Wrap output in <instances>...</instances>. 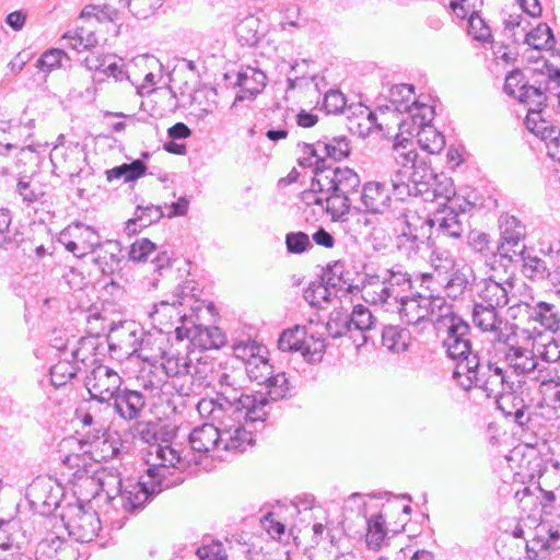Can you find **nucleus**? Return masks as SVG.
I'll list each match as a JSON object with an SVG mask.
<instances>
[{"label":"nucleus","instance_id":"nucleus-1","mask_svg":"<svg viewBox=\"0 0 560 560\" xmlns=\"http://www.w3.org/2000/svg\"><path fill=\"white\" fill-rule=\"evenodd\" d=\"M153 455L156 462L151 464L145 475H142L139 480L126 482L120 478L117 480L118 494L115 497L108 494L114 505H120L124 511L130 513L141 511L156 494L184 481L180 476L174 477L171 469L183 472L192 462H196L195 457H189V454L183 455L167 444L153 446L151 456Z\"/></svg>","mask_w":560,"mask_h":560},{"label":"nucleus","instance_id":"nucleus-2","mask_svg":"<svg viewBox=\"0 0 560 560\" xmlns=\"http://www.w3.org/2000/svg\"><path fill=\"white\" fill-rule=\"evenodd\" d=\"M453 378L464 389L472 387L481 389L488 398H494L498 408L505 415L523 425L525 423L526 405L517 400L516 410L510 409V402L516 399L513 383L509 382L506 372L495 362H480V358H469L468 362L456 363Z\"/></svg>","mask_w":560,"mask_h":560},{"label":"nucleus","instance_id":"nucleus-3","mask_svg":"<svg viewBox=\"0 0 560 560\" xmlns=\"http://www.w3.org/2000/svg\"><path fill=\"white\" fill-rule=\"evenodd\" d=\"M268 407V398L259 394L243 397L236 401L202 398L197 405V410L202 418L210 420L218 429H229L244 421L247 425L264 423L269 415Z\"/></svg>","mask_w":560,"mask_h":560},{"label":"nucleus","instance_id":"nucleus-4","mask_svg":"<svg viewBox=\"0 0 560 560\" xmlns=\"http://www.w3.org/2000/svg\"><path fill=\"white\" fill-rule=\"evenodd\" d=\"M190 291L189 285L179 284L168 299L153 306L150 317L156 330L166 332L167 329L176 328L178 325H189L195 311L200 308V306H194L197 301Z\"/></svg>","mask_w":560,"mask_h":560},{"label":"nucleus","instance_id":"nucleus-5","mask_svg":"<svg viewBox=\"0 0 560 560\" xmlns=\"http://www.w3.org/2000/svg\"><path fill=\"white\" fill-rule=\"evenodd\" d=\"M404 226L395 238V247L408 260L418 259L430 246V220L428 213L406 209L401 213Z\"/></svg>","mask_w":560,"mask_h":560},{"label":"nucleus","instance_id":"nucleus-6","mask_svg":"<svg viewBox=\"0 0 560 560\" xmlns=\"http://www.w3.org/2000/svg\"><path fill=\"white\" fill-rule=\"evenodd\" d=\"M278 349L282 352H300L308 363L320 362L326 350L322 336L308 334L305 326L296 325L281 332Z\"/></svg>","mask_w":560,"mask_h":560},{"label":"nucleus","instance_id":"nucleus-7","mask_svg":"<svg viewBox=\"0 0 560 560\" xmlns=\"http://www.w3.org/2000/svg\"><path fill=\"white\" fill-rule=\"evenodd\" d=\"M417 113L412 114L411 125L407 120L399 122L401 132L407 131L412 135L417 133L418 143L422 150L430 154L440 153L445 147V138L431 121L434 118V108L429 105H422L416 108Z\"/></svg>","mask_w":560,"mask_h":560},{"label":"nucleus","instance_id":"nucleus-8","mask_svg":"<svg viewBox=\"0 0 560 560\" xmlns=\"http://www.w3.org/2000/svg\"><path fill=\"white\" fill-rule=\"evenodd\" d=\"M347 101L339 90H329L323 101V107L328 114L345 113L349 120L348 129L352 133L364 137L375 125L376 116L368 107L361 104L346 107Z\"/></svg>","mask_w":560,"mask_h":560},{"label":"nucleus","instance_id":"nucleus-9","mask_svg":"<svg viewBox=\"0 0 560 560\" xmlns=\"http://www.w3.org/2000/svg\"><path fill=\"white\" fill-rule=\"evenodd\" d=\"M434 179L433 171L423 163L421 168L406 174L400 171L390 179L393 195L400 200L408 196H420L424 201H430L432 185Z\"/></svg>","mask_w":560,"mask_h":560},{"label":"nucleus","instance_id":"nucleus-10","mask_svg":"<svg viewBox=\"0 0 560 560\" xmlns=\"http://www.w3.org/2000/svg\"><path fill=\"white\" fill-rule=\"evenodd\" d=\"M360 184V177L352 168L332 167L329 164L313 177V189L322 194L353 195L358 192Z\"/></svg>","mask_w":560,"mask_h":560},{"label":"nucleus","instance_id":"nucleus-11","mask_svg":"<svg viewBox=\"0 0 560 560\" xmlns=\"http://www.w3.org/2000/svg\"><path fill=\"white\" fill-rule=\"evenodd\" d=\"M472 208V203L464 200L458 205H445L433 217L429 214L430 234L435 230L438 236L460 240L465 232L466 212Z\"/></svg>","mask_w":560,"mask_h":560},{"label":"nucleus","instance_id":"nucleus-12","mask_svg":"<svg viewBox=\"0 0 560 560\" xmlns=\"http://www.w3.org/2000/svg\"><path fill=\"white\" fill-rule=\"evenodd\" d=\"M84 385L92 400L110 406L113 398L121 389L122 378L109 366L97 364L85 376Z\"/></svg>","mask_w":560,"mask_h":560},{"label":"nucleus","instance_id":"nucleus-13","mask_svg":"<svg viewBox=\"0 0 560 560\" xmlns=\"http://www.w3.org/2000/svg\"><path fill=\"white\" fill-rule=\"evenodd\" d=\"M445 303L442 296L407 294V298L398 300L393 305L397 306L399 316L407 325H417L429 316L435 318L439 310Z\"/></svg>","mask_w":560,"mask_h":560},{"label":"nucleus","instance_id":"nucleus-14","mask_svg":"<svg viewBox=\"0 0 560 560\" xmlns=\"http://www.w3.org/2000/svg\"><path fill=\"white\" fill-rule=\"evenodd\" d=\"M62 521L69 535L80 542L92 541L101 530V521L93 510L82 505L69 506L62 514Z\"/></svg>","mask_w":560,"mask_h":560},{"label":"nucleus","instance_id":"nucleus-15","mask_svg":"<svg viewBox=\"0 0 560 560\" xmlns=\"http://www.w3.org/2000/svg\"><path fill=\"white\" fill-rule=\"evenodd\" d=\"M60 243L75 257L82 258L94 254L103 244L100 235L92 226L77 222L60 233Z\"/></svg>","mask_w":560,"mask_h":560},{"label":"nucleus","instance_id":"nucleus-16","mask_svg":"<svg viewBox=\"0 0 560 560\" xmlns=\"http://www.w3.org/2000/svg\"><path fill=\"white\" fill-rule=\"evenodd\" d=\"M560 549V517L557 523L541 522L534 536L526 541V559L549 560L552 551Z\"/></svg>","mask_w":560,"mask_h":560},{"label":"nucleus","instance_id":"nucleus-17","mask_svg":"<svg viewBox=\"0 0 560 560\" xmlns=\"http://www.w3.org/2000/svg\"><path fill=\"white\" fill-rule=\"evenodd\" d=\"M221 430L214 423H205L196 427L188 436L190 448H182L175 445V450L180 452L183 455L189 454V457H195L196 462H192L186 469L191 466L200 464L201 455L207 454L211 451L221 450Z\"/></svg>","mask_w":560,"mask_h":560},{"label":"nucleus","instance_id":"nucleus-18","mask_svg":"<svg viewBox=\"0 0 560 560\" xmlns=\"http://www.w3.org/2000/svg\"><path fill=\"white\" fill-rule=\"evenodd\" d=\"M214 364L208 357L194 355L189 366V373L183 382L175 384L180 396L199 395L209 387L213 381Z\"/></svg>","mask_w":560,"mask_h":560},{"label":"nucleus","instance_id":"nucleus-19","mask_svg":"<svg viewBox=\"0 0 560 560\" xmlns=\"http://www.w3.org/2000/svg\"><path fill=\"white\" fill-rule=\"evenodd\" d=\"M510 314L513 319L527 317L540 324V326L555 335L560 330V312L550 303L539 302L535 306L520 302L510 306Z\"/></svg>","mask_w":560,"mask_h":560},{"label":"nucleus","instance_id":"nucleus-20","mask_svg":"<svg viewBox=\"0 0 560 560\" xmlns=\"http://www.w3.org/2000/svg\"><path fill=\"white\" fill-rule=\"evenodd\" d=\"M500 255L509 260H514L513 249H521V243L526 238V225L515 215L503 213L499 218Z\"/></svg>","mask_w":560,"mask_h":560},{"label":"nucleus","instance_id":"nucleus-21","mask_svg":"<svg viewBox=\"0 0 560 560\" xmlns=\"http://www.w3.org/2000/svg\"><path fill=\"white\" fill-rule=\"evenodd\" d=\"M514 259L520 258L522 260L521 272L522 275L533 281L541 282L548 280L557 290L558 289V276H556V269L548 266V262L538 257L527 253L526 246L522 245L521 249H513Z\"/></svg>","mask_w":560,"mask_h":560},{"label":"nucleus","instance_id":"nucleus-22","mask_svg":"<svg viewBox=\"0 0 560 560\" xmlns=\"http://www.w3.org/2000/svg\"><path fill=\"white\" fill-rule=\"evenodd\" d=\"M499 310L493 306H487L482 303L474 302L471 318L472 323L477 328L483 332H491L494 339L499 342L509 345L510 334L503 331L502 326H508L504 323L502 316L499 314Z\"/></svg>","mask_w":560,"mask_h":560},{"label":"nucleus","instance_id":"nucleus-23","mask_svg":"<svg viewBox=\"0 0 560 560\" xmlns=\"http://www.w3.org/2000/svg\"><path fill=\"white\" fill-rule=\"evenodd\" d=\"M392 185L372 180L363 185L361 190L362 210L372 214H383L392 203Z\"/></svg>","mask_w":560,"mask_h":560},{"label":"nucleus","instance_id":"nucleus-24","mask_svg":"<svg viewBox=\"0 0 560 560\" xmlns=\"http://www.w3.org/2000/svg\"><path fill=\"white\" fill-rule=\"evenodd\" d=\"M388 163L394 168L393 174H390L392 178L400 171L411 174L412 171L421 168L424 162L418 160V152L410 139L396 135Z\"/></svg>","mask_w":560,"mask_h":560},{"label":"nucleus","instance_id":"nucleus-25","mask_svg":"<svg viewBox=\"0 0 560 560\" xmlns=\"http://www.w3.org/2000/svg\"><path fill=\"white\" fill-rule=\"evenodd\" d=\"M513 289L514 284L509 280L499 282L492 278L482 279L477 284V300L475 302L501 310L510 303Z\"/></svg>","mask_w":560,"mask_h":560},{"label":"nucleus","instance_id":"nucleus-26","mask_svg":"<svg viewBox=\"0 0 560 560\" xmlns=\"http://www.w3.org/2000/svg\"><path fill=\"white\" fill-rule=\"evenodd\" d=\"M382 279L385 280V287H383L378 296H389L392 305L397 303L398 300L407 298V294L412 293L411 276L401 265H394L392 268L382 271Z\"/></svg>","mask_w":560,"mask_h":560},{"label":"nucleus","instance_id":"nucleus-27","mask_svg":"<svg viewBox=\"0 0 560 560\" xmlns=\"http://www.w3.org/2000/svg\"><path fill=\"white\" fill-rule=\"evenodd\" d=\"M145 405L144 394L129 388H121L110 402L115 412L127 421H138L144 411Z\"/></svg>","mask_w":560,"mask_h":560},{"label":"nucleus","instance_id":"nucleus-28","mask_svg":"<svg viewBox=\"0 0 560 560\" xmlns=\"http://www.w3.org/2000/svg\"><path fill=\"white\" fill-rule=\"evenodd\" d=\"M259 428H264V423L247 425V423L244 422L229 429H220L221 450L233 454L245 452L247 447L254 444L253 432L257 431Z\"/></svg>","mask_w":560,"mask_h":560},{"label":"nucleus","instance_id":"nucleus-29","mask_svg":"<svg viewBox=\"0 0 560 560\" xmlns=\"http://www.w3.org/2000/svg\"><path fill=\"white\" fill-rule=\"evenodd\" d=\"M173 345L170 343L166 332L154 331L142 334L138 348L133 352L144 362L156 364L162 362Z\"/></svg>","mask_w":560,"mask_h":560},{"label":"nucleus","instance_id":"nucleus-30","mask_svg":"<svg viewBox=\"0 0 560 560\" xmlns=\"http://www.w3.org/2000/svg\"><path fill=\"white\" fill-rule=\"evenodd\" d=\"M266 81L267 77L264 71L250 66L243 67L237 75L241 93L235 97L233 106H236L238 102L255 98L265 89Z\"/></svg>","mask_w":560,"mask_h":560},{"label":"nucleus","instance_id":"nucleus-31","mask_svg":"<svg viewBox=\"0 0 560 560\" xmlns=\"http://www.w3.org/2000/svg\"><path fill=\"white\" fill-rule=\"evenodd\" d=\"M470 325L466 330H462L453 338H443L442 347L446 355L457 363L468 362L469 358H478V353L472 350L470 340Z\"/></svg>","mask_w":560,"mask_h":560},{"label":"nucleus","instance_id":"nucleus-32","mask_svg":"<svg viewBox=\"0 0 560 560\" xmlns=\"http://www.w3.org/2000/svg\"><path fill=\"white\" fill-rule=\"evenodd\" d=\"M121 248L117 242H105L94 254L92 261L104 276H112L121 269Z\"/></svg>","mask_w":560,"mask_h":560},{"label":"nucleus","instance_id":"nucleus-33","mask_svg":"<svg viewBox=\"0 0 560 560\" xmlns=\"http://www.w3.org/2000/svg\"><path fill=\"white\" fill-rule=\"evenodd\" d=\"M383 287H385V280L382 279V272L380 275H369L365 273L360 283L358 284H348L347 291L350 293L362 292V298L372 304H381V305H392L389 296H377L381 295V291H383Z\"/></svg>","mask_w":560,"mask_h":560},{"label":"nucleus","instance_id":"nucleus-34","mask_svg":"<svg viewBox=\"0 0 560 560\" xmlns=\"http://www.w3.org/2000/svg\"><path fill=\"white\" fill-rule=\"evenodd\" d=\"M472 270L463 264H457L448 270L438 282L444 288L446 294L452 299L462 296L470 284Z\"/></svg>","mask_w":560,"mask_h":560},{"label":"nucleus","instance_id":"nucleus-35","mask_svg":"<svg viewBox=\"0 0 560 560\" xmlns=\"http://www.w3.org/2000/svg\"><path fill=\"white\" fill-rule=\"evenodd\" d=\"M388 101L395 112L408 114L411 121L412 114L417 113L416 108L423 105L415 97V86L407 83L393 85L389 89Z\"/></svg>","mask_w":560,"mask_h":560},{"label":"nucleus","instance_id":"nucleus-36","mask_svg":"<svg viewBox=\"0 0 560 560\" xmlns=\"http://www.w3.org/2000/svg\"><path fill=\"white\" fill-rule=\"evenodd\" d=\"M349 319L353 332L357 331L360 337L353 338V342L357 343L358 348L373 339L370 332L375 329V318L366 306L362 304L355 305L351 314H349Z\"/></svg>","mask_w":560,"mask_h":560},{"label":"nucleus","instance_id":"nucleus-37","mask_svg":"<svg viewBox=\"0 0 560 560\" xmlns=\"http://www.w3.org/2000/svg\"><path fill=\"white\" fill-rule=\"evenodd\" d=\"M37 552V560H77L73 547L58 536L42 540Z\"/></svg>","mask_w":560,"mask_h":560},{"label":"nucleus","instance_id":"nucleus-38","mask_svg":"<svg viewBox=\"0 0 560 560\" xmlns=\"http://www.w3.org/2000/svg\"><path fill=\"white\" fill-rule=\"evenodd\" d=\"M432 320L435 323L436 329L444 335L443 338H453L469 326L462 316L453 311L452 305L446 302L440 307L435 318Z\"/></svg>","mask_w":560,"mask_h":560},{"label":"nucleus","instance_id":"nucleus-39","mask_svg":"<svg viewBox=\"0 0 560 560\" xmlns=\"http://www.w3.org/2000/svg\"><path fill=\"white\" fill-rule=\"evenodd\" d=\"M195 353L196 352L180 354L179 351L172 346L162 360L161 366L167 376L180 383L185 380L187 373H189V366L194 360Z\"/></svg>","mask_w":560,"mask_h":560},{"label":"nucleus","instance_id":"nucleus-40","mask_svg":"<svg viewBox=\"0 0 560 560\" xmlns=\"http://www.w3.org/2000/svg\"><path fill=\"white\" fill-rule=\"evenodd\" d=\"M517 98L521 103H525L528 105H534L535 107H529L527 116H526V125L527 128L534 130L532 127V122L536 125V120L540 115L541 106L545 104L546 95L540 88H536L528 84H522L520 88V93Z\"/></svg>","mask_w":560,"mask_h":560},{"label":"nucleus","instance_id":"nucleus-41","mask_svg":"<svg viewBox=\"0 0 560 560\" xmlns=\"http://www.w3.org/2000/svg\"><path fill=\"white\" fill-rule=\"evenodd\" d=\"M317 150L327 159L341 161L347 159L351 153V141L346 136L324 137L316 142Z\"/></svg>","mask_w":560,"mask_h":560},{"label":"nucleus","instance_id":"nucleus-42","mask_svg":"<svg viewBox=\"0 0 560 560\" xmlns=\"http://www.w3.org/2000/svg\"><path fill=\"white\" fill-rule=\"evenodd\" d=\"M381 337L383 347L392 353L405 352L411 340L410 331L397 325L384 326Z\"/></svg>","mask_w":560,"mask_h":560},{"label":"nucleus","instance_id":"nucleus-43","mask_svg":"<svg viewBox=\"0 0 560 560\" xmlns=\"http://www.w3.org/2000/svg\"><path fill=\"white\" fill-rule=\"evenodd\" d=\"M505 360L511 368L518 374H529L530 371L537 368V355L533 350L511 346L505 353Z\"/></svg>","mask_w":560,"mask_h":560},{"label":"nucleus","instance_id":"nucleus-44","mask_svg":"<svg viewBox=\"0 0 560 560\" xmlns=\"http://www.w3.org/2000/svg\"><path fill=\"white\" fill-rule=\"evenodd\" d=\"M236 35L242 45L254 47L265 36V26L258 18L250 15L237 24Z\"/></svg>","mask_w":560,"mask_h":560},{"label":"nucleus","instance_id":"nucleus-45","mask_svg":"<svg viewBox=\"0 0 560 560\" xmlns=\"http://www.w3.org/2000/svg\"><path fill=\"white\" fill-rule=\"evenodd\" d=\"M534 349L537 359L546 363H555L560 360V345L553 335H544L535 327Z\"/></svg>","mask_w":560,"mask_h":560},{"label":"nucleus","instance_id":"nucleus-46","mask_svg":"<svg viewBox=\"0 0 560 560\" xmlns=\"http://www.w3.org/2000/svg\"><path fill=\"white\" fill-rule=\"evenodd\" d=\"M85 65L90 70L103 72L114 77L117 81H121L127 77L124 65L114 61L113 56L91 54L85 58Z\"/></svg>","mask_w":560,"mask_h":560},{"label":"nucleus","instance_id":"nucleus-47","mask_svg":"<svg viewBox=\"0 0 560 560\" xmlns=\"http://www.w3.org/2000/svg\"><path fill=\"white\" fill-rule=\"evenodd\" d=\"M133 436L141 440L143 443L149 444L150 448L148 451V464H154L156 462L155 455L151 456V452L153 451V446L159 444H167L175 448V445L167 440H163L162 442H158V425L152 422H139L137 421L133 427Z\"/></svg>","mask_w":560,"mask_h":560},{"label":"nucleus","instance_id":"nucleus-48","mask_svg":"<svg viewBox=\"0 0 560 560\" xmlns=\"http://www.w3.org/2000/svg\"><path fill=\"white\" fill-rule=\"evenodd\" d=\"M324 203H326V211L331 215V220L343 222L350 212L352 200L350 194H326Z\"/></svg>","mask_w":560,"mask_h":560},{"label":"nucleus","instance_id":"nucleus-49","mask_svg":"<svg viewBox=\"0 0 560 560\" xmlns=\"http://www.w3.org/2000/svg\"><path fill=\"white\" fill-rule=\"evenodd\" d=\"M176 339L183 341L184 339L190 340V342L199 348L203 349V343L210 341L211 335H209L208 327L197 325L192 319L189 325H178L175 328Z\"/></svg>","mask_w":560,"mask_h":560},{"label":"nucleus","instance_id":"nucleus-50","mask_svg":"<svg viewBox=\"0 0 560 560\" xmlns=\"http://www.w3.org/2000/svg\"><path fill=\"white\" fill-rule=\"evenodd\" d=\"M245 371L252 381L262 385L266 381L270 380L273 366L270 364L267 354H258V357L249 360L245 366Z\"/></svg>","mask_w":560,"mask_h":560},{"label":"nucleus","instance_id":"nucleus-51","mask_svg":"<svg viewBox=\"0 0 560 560\" xmlns=\"http://www.w3.org/2000/svg\"><path fill=\"white\" fill-rule=\"evenodd\" d=\"M525 42L534 49L551 48L556 40L551 28L547 24H539L534 30L524 34Z\"/></svg>","mask_w":560,"mask_h":560},{"label":"nucleus","instance_id":"nucleus-52","mask_svg":"<svg viewBox=\"0 0 560 560\" xmlns=\"http://www.w3.org/2000/svg\"><path fill=\"white\" fill-rule=\"evenodd\" d=\"M326 329L329 336L332 338H340L348 334L350 335V338H355L353 336L349 314L342 311H335L330 314L329 319L326 324Z\"/></svg>","mask_w":560,"mask_h":560},{"label":"nucleus","instance_id":"nucleus-53","mask_svg":"<svg viewBox=\"0 0 560 560\" xmlns=\"http://www.w3.org/2000/svg\"><path fill=\"white\" fill-rule=\"evenodd\" d=\"M431 185V195L433 196H430L431 198L429 202L443 200L450 202V205H458L457 200H452V197L455 196V188L450 177L444 175L438 176L434 174V179Z\"/></svg>","mask_w":560,"mask_h":560},{"label":"nucleus","instance_id":"nucleus-54","mask_svg":"<svg viewBox=\"0 0 560 560\" xmlns=\"http://www.w3.org/2000/svg\"><path fill=\"white\" fill-rule=\"evenodd\" d=\"M249 395H244L240 386H236L235 380L223 373L219 378V389L217 392V396L214 398H209L210 400H231L236 401L237 399H243V397H248Z\"/></svg>","mask_w":560,"mask_h":560},{"label":"nucleus","instance_id":"nucleus-55","mask_svg":"<svg viewBox=\"0 0 560 560\" xmlns=\"http://www.w3.org/2000/svg\"><path fill=\"white\" fill-rule=\"evenodd\" d=\"M337 284L338 283L335 282L334 277H328L325 283H313L305 291V299L310 302V304L314 306H320L323 302H329L331 300V291L329 287L331 285L335 288Z\"/></svg>","mask_w":560,"mask_h":560},{"label":"nucleus","instance_id":"nucleus-56","mask_svg":"<svg viewBox=\"0 0 560 560\" xmlns=\"http://www.w3.org/2000/svg\"><path fill=\"white\" fill-rule=\"evenodd\" d=\"M430 264L434 271V277L438 281L443 276H446V272H448V270L452 271V268L455 267L458 262L446 250L434 248L430 256Z\"/></svg>","mask_w":560,"mask_h":560},{"label":"nucleus","instance_id":"nucleus-57","mask_svg":"<svg viewBox=\"0 0 560 560\" xmlns=\"http://www.w3.org/2000/svg\"><path fill=\"white\" fill-rule=\"evenodd\" d=\"M387 535L386 522L383 515L373 516L368 522L366 544L370 548L377 549L381 547Z\"/></svg>","mask_w":560,"mask_h":560},{"label":"nucleus","instance_id":"nucleus-58","mask_svg":"<svg viewBox=\"0 0 560 560\" xmlns=\"http://www.w3.org/2000/svg\"><path fill=\"white\" fill-rule=\"evenodd\" d=\"M63 39H69V46L72 49H89L91 47L96 46L97 37L93 31H89L85 27H77V30L71 33L68 32L62 36Z\"/></svg>","mask_w":560,"mask_h":560},{"label":"nucleus","instance_id":"nucleus-59","mask_svg":"<svg viewBox=\"0 0 560 560\" xmlns=\"http://www.w3.org/2000/svg\"><path fill=\"white\" fill-rule=\"evenodd\" d=\"M78 373V369L68 360H61L50 368L52 386L61 387L70 382Z\"/></svg>","mask_w":560,"mask_h":560},{"label":"nucleus","instance_id":"nucleus-60","mask_svg":"<svg viewBox=\"0 0 560 560\" xmlns=\"http://www.w3.org/2000/svg\"><path fill=\"white\" fill-rule=\"evenodd\" d=\"M528 375H530L532 381L539 385L541 393L559 378L557 370L550 366V363L539 361H537V368L530 371Z\"/></svg>","mask_w":560,"mask_h":560},{"label":"nucleus","instance_id":"nucleus-61","mask_svg":"<svg viewBox=\"0 0 560 560\" xmlns=\"http://www.w3.org/2000/svg\"><path fill=\"white\" fill-rule=\"evenodd\" d=\"M327 160L317 150V144L304 143V155L299 159V165L302 167H312L314 177L319 170L327 166Z\"/></svg>","mask_w":560,"mask_h":560},{"label":"nucleus","instance_id":"nucleus-62","mask_svg":"<svg viewBox=\"0 0 560 560\" xmlns=\"http://www.w3.org/2000/svg\"><path fill=\"white\" fill-rule=\"evenodd\" d=\"M262 385L268 388V396L271 400H278L284 398L290 390L289 380L283 372L270 374V380L266 381Z\"/></svg>","mask_w":560,"mask_h":560},{"label":"nucleus","instance_id":"nucleus-63","mask_svg":"<svg viewBox=\"0 0 560 560\" xmlns=\"http://www.w3.org/2000/svg\"><path fill=\"white\" fill-rule=\"evenodd\" d=\"M70 60L68 55L59 48H51L46 50L37 60V67L44 72H50L55 68L62 66V60Z\"/></svg>","mask_w":560,"mask_h":560},{"label":"nucleus","instance_id":"nucleus-64","mask_svg":"<svg viewBox=\"0 0 560 560\" xmlns=\"http://www.w3.org/2000/svg\"><path fill=\"white\" fill-rule=\"evenodd\" d=\"M233 350L235 357L242 360L245 366L249 360L258 357V354H268L267 348L256 341L240 342L234 346Z\"/></svg>","mask_w":560,"mask_h":560}]
</instances>
